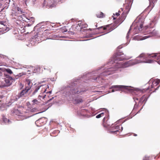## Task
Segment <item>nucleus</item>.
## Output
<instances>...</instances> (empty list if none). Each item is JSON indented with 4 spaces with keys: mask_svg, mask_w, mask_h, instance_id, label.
<instances>
[{
    "mask_svg": "<svg viewBox=\"0 0 160 160\" xmlns=\"http://www.w3.org/2000/svg\"><path fill=\"white\" fill-rule=\"evenodd\" d=\"M36 27H37V26H36L34 27V29H35V28Z\"/></svg>",
    "mask_w": 160,
    "mask_h": 160,
    "instance_id": "a18cd8bd",
    "label": "nucleus"
},
{
    "mask_svg": "<svg viewBox=\"0 0 160 160\" xmlns=\"http://www.w3.org/2000/svg\"><path fill=\"white\" fill-rule=\"evenodd\" d=\"M100 78V77H97L96 79H95L94 80H96L97 79H98Z\"/></svg>",
    "mask_w": 160,
    "mask_h": 160,
    "instance_id": "79ce46f5",
    "label": "nucleus"
},
{
    "mask_svg": "<svg viewBox=\"0 0 160 160\" xmlns=\"http://www.w3.org/2000/svg\"><path fill=\"white\" fill-rule=\"evenodd\" d=\"M150 57H155L156 58L159 59V62L160 63V54L158 53L149 55L145 53H142L137 57L135 60H133V61L135 64L141 62L150 63L152 62L153 61L148 60V58Z\"/></svg>",
    "mask_w": 160,
    "mask_h": 160,
    "instance_id": "f257e3e1",
    "label": "nucleus"
},
{
    "mask_svg": "<svg viewBox=\"0 0 160 160\" xmlns=\"http://www.w3.org/2000/svg\"><path fill=\"white\" fill-rule=\"evenodd\" d=\"M111 88H113L112 91V92H114L115 91L123 90L124 89H127L128 87L127 86L122 85H114L112 86Z\"/></svg>",
    "mask_w": 160,
    "mask_h": 160,
    "instance_id": "1a4fd4ad",
    "label": "nucleus"
},
{
    "mask_svg": "<svg viewBox=\"0 0 160 160\" xmlns=\"http://www.w3.org/2000/svg\"><path fill=\"white\" fill-rule=\"evenodd\" d=\"M113 72H110V73H109L108 74V75L109 74H111L112 73H113Z\"/></svg>",
    "mask_w": 160,
    "mask_h": 160,
    "instance_id": "37998d69",
    "label": "nucleus"
},
{
    "mask_svg": "<svg viewBox=\"0 0 160 160\" xmlns=\"http://www.w3.org/2000/svg\"><path fill=\"white\" fill-rule=\"evenodd\" d=\"M112 68H109L108 71H112Z\"/></svg>",
    "mask_w": 160,
    "mask_h": 160,
    "instance_id": "ea45409f",
    "label": "nucleus"
},
{
    "mask_svg": "<svg viewBox=\"0 0 160 160\" xmlns=\"http://www.w3.org/2000/svg\"><path fill=\"white\" fill-rule=\"evenodd\" d=\"M5 71H6L7 73L10 74H11L12 73V71L9 68L5 69Z\"/></svg>",
    "mask_w": 160,
    "mask_h": 160,
    "instance_id": "393cba45",
    "label": "nucleus"
},
{
    "mask_svg": "<svg viewBox=\"0 0 160 160\" xmlns=\"http://www.w3.org/2000/svg\"><path fill=\"white\" fill-rule=\"evenodd\" d=\"M160 82V80L158 79H155L153 81L152 80H151L149 82V83H151L152 84L150 87H148V88L143 89V90H139V92L141 93H144L147 90L152 91V88H154V91H155L157 90L159 88V86H157L156 88H155V87L157 86L159 84Z\"/></svg>",
    "mask_w": 160,
    "mask_h": 160,
    "instance_id": "f03ea898",
    "label": "nucleus"
},
{
    "mask_svg": "<svg viewBox=\"0 0 160 160\" xmlns=\"http://www.w3.org/2000/svg\"><path fill=\"white\" fill-rule=\"evenodd\" d=\"M31 112L29 110L24 109L23 111L19 112L18 115L20 117V118L24 119L32 116V115L31 114Z\"/></svg>",
    "mask_w": 160,
    "mask_h": 160,
    "instance_id": "20e7f679",
    "label": "nucleus"
},
{
    "mask_svg": "<svg viewBox=\"0 0 160 160\" xmlns=\"http://www.w3.org/2000/svg\"><path fill=\"white\" fill-rule=\"evenodd\" d=\"M3 73L2 72L0 71V77L2 76Z\"/></svg>",
    "mask_w": 160,
    "mask_h": 160,
    "instance_id": "e433bc0d",
    "label": "nucleus"
},
{
    "mask_svg": "<svg viewBox=\"0 0 160 160\" xmlns=\"http://www.w3.org/2000/svg\"><path fill=\"white\" fill-rule=\"evenodd\" d=\"M103 123L102 125L103 127L106 128H110L111 124L110 123L108 118V117H105L103 119Z\"/></svg>",
    "mask_w": 160,
    "mask_h": 160,
    "instance_id": "f8f14e48",
    "label": "nucleus"
},
{
    "mask_svg": "<svg viewBox=\"0 0 160 160\" xmlns=\"http://www.w3.org/2000/svg\"><path fill=\"white\" fill-rule=\"evenodd\" d=\"M104 115V112H102L99 114H98V115H97L96 116V118H99L102 116H103Z\"/></svg>",
    "mask_w": 160,
    "mask_h": 160,
    "instance_id": "bb28decb",
    "label": "nucleus"
},
{
    "mask_svg": "<svg viewBox=\"0 0 160 160\" xmlns=\"http://www.w3.org/2000/svg\"><path fill=\"white\" fill-rule=\"evenodd\" d=\"M116 15L117 16H119L120 15V14L119 13H118V12H116Z\"/></svg>",
    "mask_w": 160,
    "mask_h": 160,
    "instance_id": "58836bf2",
    "label": "nucleus"
},
{
    "mask_svg": "<svg viewBox=\"0 0 160 160\" xmlns=\"http://www.w3.org/2000/svg\"><path fill=\"white\" fill-rule=\"evenodd\" d=\"M118 25L116 22L112 25H108L103 26H101L97 28V29L99 30L101 28H103V30H107L108 32H110L116 28Z\"/></svg>",
    "mask_w": 160,
    "mask_h": 160,
    "instance_id": "423d86ee",
    "label": "nucleus"
},
{
    "mask_svg": "<svg viewBox=\"0 0 160 160\" xmlns=\"http://www.w3.org/2000/svg\"><path fill=\"white\" fill-rule=\"evenodd\" d=\"M72 92L73 93H79L81 92V91H79V90H78L77 89H76V90H74Z\"/></svg>",
    "mask_w": 160,
    "mask_h": 160,
    "instance_id": "cd10ccee",
    "label": "nucleus"
},
{
    "mask_svg": "<svg viewBox=\"0 0 160 160\" xmlns=\"http://www.w3.org/2000/svg\"><path fill=\"white\" fill-rule=\"evenodd\" d=\"M148 98V95H144L142 96L139 100V103H142L144 102H145L147 101Z\"/></svg>",
    "mask_w": 160,
    "mask_h": 160,
    "instance_id": "2eb2a0df",
    "label": "nucleus"
},
{
    "mask_svg": "<svg viewBox=\"0 0 160 160\" xmlns=\"http://www.w3.org/2000/svg\"><path fill=\"white\" fill-rule=\"evenodd\" d=\"M87 24H85L84 25V27L82 26V28H86V27H87Z\"/></svg>",
    "mask_w": 160,
    "mask_h": 160,
    "instance_id": "4c0bfd02",
    "label": "nucleus"
},
{
    "mask_svg": "<svg viewBox=\"0 0 160 160\" xmlns=\"http://www.w3.org/2000/svg\"><path fill=\"white\" fill-rule=\"evenodd\" d=\"M5 69L4 68H0V71L1 72H4L5 71Z\"/></svg>",
    "mask_w": 160,
    "mask_h": 160,
    "instance_id": "473e14b6",
    "label": "nucleus"
},
{
    "mask_svg": "<svg viewBox=\"0 0 160 160\" xmlns=\"http://www.w3.org/2000/svg\"><path fill=\"white\" fill-rule=\"evenodd\" d=\"M16 10L17 11H18V12L20 11L21 12V9L20 8H19V7H17L16 8Z\"/></svg>",
    "mask_w": 160,
    "mask_h": 160,
    "instance_id": "7c9ffc66",
    "label": "nucleus"
},
{
    "mask_svg": "<svg viewBox=\"0 0 160 160\" xmlns=\"http://www.w3.org/2000/svg\"><path fill=\"white\" fill-rule=\"evenodd\" d=\"M110 128L109 132L114 134L120 132L123 130V127L121 125H115L113 124H112Z\"/></svg>",
    "mask_w": 160,
    "mask_h": 160,
    "instance_id": "7ed1b4c3",
    "label": "nucleus"
},
{
    "mask_svg": "<svg viewBox=\"0 0 160 160\" xmlns=\"http://www.w3.org/2000/svg\"><path fill=\"white\" fill-rule=\"evenodd\" d=\"M149 37H150V36H146L144 37H143V39H146V38H148Z\"/></svg>",
    "mask_w": 160,
    "mask_h": 160,
    "instance_id": "c9c22d12",
    "label": "nucleus"
},
{
    "mask_svg": "<svg viewBox=\"0 0 160 160\" xmlns=\"http://www.w3.org/2000/svg\"><path fill=\"white\" fill-rule=\"evenodd\" d=\"M153 7V6H152V7H151V6H150V5H149V6L148 7V9H152V8Z\"/></svg>",
    "mask_w": 160,
    "mask_h": 160,
    "instance_id": "f704fd0d",
    "label": "nucleus"
},
{
    "mask_svg": "<svg viewBox=\"0 0 160 160\" xmlns=\"http://www.w3.org/2000/svg\"><path fill=\"white\" fill-rule=\"evenodd\" d=\"M113 19H115L116 18V17L115 18V17H114L113 16Z\"/></svg>",
    "mask_w": 160,
    "mask_h": 160,
    "instance_id": "c03bdc74",
    "label": "nucleus"
},
{
    "mask_svg": "<svg viewBox=\"0 0 160 160\" xmlns=\"http://www.w3.org/2000/svg\"><path fill=\"white\" fill-rule=\"evenodd\" d=\"M32 102L34 104H38L39 103L37 99H34L32 101Z\"/></svg>",
    "mask_w": 160,
    "mask_h": 160,
    "instance_id": "c85d7f7f",
    "label": "nucleus"
},
{
    "mask_svg": "<svg viewBox=\"0 0 160 160\" xmlns=\"http://www.w3.org/2000/svg\"><path fill=\"white\" fill-rule=\"evenodd\" d=\"M23 20L26 22H28V21L30 20L33 23L34 22L35 19L33 17H28L26 18H23Z\"/></svg>",
    "mask_w": 160,
    "mask_h": 160,
    "instance_id": "a211bd4d",
    "label": "nucleus"
},
{
    "mask_svg": "<svg viewBox=\"0 0 160 160\" xmlns=\"http://www.w3.org/2000/svg\"><path fill=\"white\" fill-rule=\"evenodd\" d=\"M123 54L121 52H118L115 53L113 55L112 58L114 62L117 63V61H121L124 59V58L121 56Z\"/></svg>",
    "mask_w": 160,
    "mask_h": 160,
    "instance_id": "6e6552de",
    "label": "nucleus"
},
{
    "mask_svg": "<svg viewBox=\"0 0 160 160\" xmlns=\"http://www.w3.org/2000/svg\"><path fill=\"white\" fill-rule=\"evenodd\" d=\"M96 16L97 18H103L105 16L104 13L101 12H97Z\"/></svg>",
    "mask_w": 160,
    "mask_h": 160,
    "instance_id": "aec40b11",
    "label": "nucleus"
},
{
    "mask_svg": "<svg viewBox=\"0 0 160 160\" xmlns=\"http://www.w3.org/2000/svg\"><path fill=\"white\" fill-rule=\"evenodd\" d=\"M46 123V119L45 118H41L37 120L35 122V124L38 127H41Z\"/></svg>",
    "mask_w": 160,
    "mask_h": 160,
    "instance_id": "9d476101",
    "label": "nucleus"
},
{
    "mask_svg": "<svg viewBox=\"0 0 160 160\" xmlns=\"http://www.w3.org/2000/svg\"><path fill=\"white\" fill-rule=\"evenodd\" d=\"M130 30H131V29H129V31H128V33H127V36H126V37H127V38H128V37H129V32H130Z\"/></svg>",
    "mask_w": 160,
    "mask_h": 160,
    "instance_id": "2f4dec72",
    "label": "nucleus"
},
{
    "mask_svg": "<svg viewBox=\"0 0 160 160\" xmlns=\"http://www.w3.org/2000/svg\"><path fill=\"white\" fill-rule=\"evenodd\" d=\"M47 88H48L49 86L48 85H41L36 86L35 88V89L33 92V94H35L36 92H38V91L40 89H42L41 92L42 93L46 92L47 91Z\"/></svg>",
    "mask_w": 160,
    "mask_h": 160,
    "instance_id": "0eeeda50",
    "label": "nucleus"
},
{
    "mask_svg": "<svg viewBox=\"0 0 160 160\" xmlns=\"http://www.w3.org/2000/svg\"><path fill=\"white\" fill-rule=\"evenodd\" d=\"M131 8V6L129 4H127L126 5V8L124 11L126 13H128Z\"/></svg>",
    "mask_w": 160,
    "mask_h": 160,
    "instance_id": "412c9836",
    "label": "nucleus"
},
{
    "mask_svg": "<svg viewBox=\"0 0 160 160\" xmlns=\"http://www.w3.org/2000/svg\"><path fill=\"white\" fill-rule=\"evenodd\" d=\"M52 92L51 91H49L48 92H46V93H51Z\"/></svg>",
    "mask_w": 160,
    "mask_h": 160,
    "instance_id": "a19ab883",
    "label": "nucleus"
},
{
    "mask_svg": "<svg viewBox=\"0 0 160 160\" xmlns=\"http://www.w3.org/2000/svg\"><path fill=\"white\" fill-rule=\"evenodd\" d=\"M135 22L137 23V25L139 26V28H138L139 30L140 29H141L143 27V24L142 22L139 23V22H137V19L135 20Z\"/></svg>",
    "mask_w": 160,
    "mask_h": 160,
    "instance_id": "5701e85b",
    "label": "nucleus"
},
{
    "mask_svg": "<svg viewBox=\"0 0 160 160\" xmlns=\"http://www.w3.org/2000/svg\"><path fill=\"white\" fill-rule=\"evenodd\" d=\"M12 77L9 78H5L4 79L5 83L4 84V86L8 87L10 86L12 83Z\"/></svg>",
    "mask_w": 160,
    "mask_h": 160,
    "instance_id": "ddd939ff",
    "label": "nucleus"
},
{
    "mask_svg": "<svg viewBox=\"0 0 160 160\" xmlns=\"http://www.w3.org/2000/svg\"><path fill=\"white\" fill-rule=\"evenodd\" d=\"M60 131L59 130H55L53 132L50 133V135L52 136H57L58 134L59 133Z\"/></svg>",
    "mask_w": 160,
    "mask_h": 160,
    "instance_id": "4be33fe9",
    "label": "nucleus"
},
{
    "mask_svg": "<svg viewBox=\"0 0 160 160\" xmlns=\"http://www.w3.org/2000/svg\"><path fill=\"white\" fill-rule=\"evenodd\" d=\"M128 13H126L124 11L122 14L121 17L120 18L118 21V23H119V24L121 23L125 19Z\"/></svg>",
    "mask_w": 160,
    "mask_h": 160,
    "instance_id": "4468645a",
    "label": "nucleus"
},
{
    "mask_svg": "<svg viewBox=\"0 0 160 160\" xmlns=\"http://www.w3.org/2000/svg\"><path fill=\"white\" fill-rule=\"evenodd\" d=\"M5 22L3 21H1L0 22V24L1 25H3V27H2V28H0V29H2L3 31H8V28L5 26V24H6Z\"/></svg>",
    "mask_w": 160,
    "mask_h": 160,
    "instance_id": "f3484780",
    "label": "nucleus"
},
{
    "mask_svg": "<svg viewBox=\"0 0 160 160\" xmlns=\"http://www.w3.org/2000/svg\"><path fill=\"white\" fill-rule=\"evenodd\" d=\"M135 64L133 60H130L123 63H119L117 65V68H125Z\"/></svg>",
    "mask_w": 160,
    "mask_h": 160,
    "instance_id": "39448f33",
    "label": "nucleus"
},
{
    "mask_svg": "<svg viewBox=\"0 0 160 160\" xmlns=\"http://www.w3.org/2000/svg\"><path fill=\"white\" fill-rule=\"evenodd\" d=\"M155 30H153V32H150L149 33L150 34L151 36H153L155 34Z\"/></svg>",
    "mask_w": 160,
    "mask_h": 160,
    "instance_id": "c756f323",
    "label": "nucleus"
},
{
    "mask_svg": "<svg viewBox=\"0 0 160 160\" xmlns=\"http://www.w3.org/2000/svg\"><path fill=\"white\" fill-rule=\"evenodd\" d=\"M32 85V83L31 82V80L29 79H27L26 80L25 84V88L29 90L31 88Z\"/></svg>",
    "mask_w": 160,
    "mask_h": 160,
    "instance_id": "9b49d317",
    "label": "nucleus"
},
{
    "mask_svg": "<svg viewBox=\"0 0 160 160\" xmlns=\"http://www.w3.org/2000/svg\"><path fill=\"white\" fill-rule=\"evenodd\" d=\"M32 72L34 73L38 72L40 70V68L38 66L32 67Z\"/></svg>",
    "mask_w": 160,
    "mask_h": 160,
    "instance_id": "6ab92c4d",
    "label": "nucleus"
},
{
    "mask_svg": "<svg viewBox=\"0 0 160 160\" xmlns=\"http://www.w3.org/2000/svg\"><path fill=\"white\" fill-rule=\"evenodd\" d=\"M29 90L26 89L25 88V89L22 90L19 94L18 96V98L20 97H22Z\"/></svg>",
    "mask_w": 160,
    "mask_h": 160,
    "instance_id": "dca6fc26",
    "label": "nucleus"
},
{
    "mask_svg": "<svg viewBox=\"0 0 160 160\" xmlns=\"http://www.w3.org/2000/svg\"><path fill=\"white\" fill-rule=\"evenodd\" d=\"M3 122L5 123H9L10 122L8 119L5 118L4 117H3Z\"/></svg>",
    "mask_w": 160,
    "mask_h": 160,
    "instance_id": "a878e982",
    "label": "nucleus"
},
{
    "mask_svg": "<svg viewBox=\"0 0 160 160\" xmlns=\"http://www.w3.org/2000/svg\"><path fill=\"white\" fill-rule=\"evenodd\" d=\"M133 98L134 99V101L137 100L139 101L138 98H137V97H134Z\"/></svg>",
    "mask_w": 160,
    "mask_h": 160,
    "instance_id": "72a5a7b5",
    "label": "nucleus"
},
{
    "mask_svg": "<svg viewBox=\"0 0 160 160\" xmlns=\"http://www.w3.org/2000/svg\"><path fill=\"white\" fill-rule=\"evenodd\" d=\"M75 103L76 104L79 103L83 102L82 99L81 98H78L75 99Z\"/></svg>",
    "mask_w": 160,
    "mask_h": 160,
    "instance_id": "b1692460",
    "label": "nucleus"
}]
</instances>
